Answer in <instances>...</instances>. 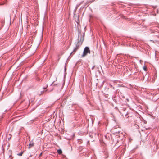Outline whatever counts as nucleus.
<instances>
[{
	"mask_svg": "<svg viewBox=\"0 0 159 159\" xmlns=\"http://www.w3.org/2000/svg\"><path fill=\"white\" fill-rule=\"evenodd\" d=\"M143 68L145 71H147V68L145 65H144L143 67Z\"/></svg>",
	"mask_w": 159,
	"mask_h": 159,
	"instance_id": "obj_5",
	"label": "nucleus"
},
{
	"mask_svg": "<svg viewBox=\"0 0 159 159\" xmlns=\"http://www.w3.org/2000/svg\"><path fill=\"white\" fill-rule=\"evenodd\" d=\"M47 85L46 86V88H43L44 89H46L47 88Z\"/></svg>",
	"mask_w": 159,
	"mask_h": 159,
	"instance_id": "obj_10",
	"label": "nucleus"
},
{
	"mask_svg": "<svg viewBox=\"0 0 159 159\" xmlns=\"http://www.w3.org/2000/svg\"><path fill=\"white\" fill-rule=\"evenodd\" d=\"M34 98H33L32 99H31L30 101H31V102H32L34 101Z\"/></svg>",
	"mask_w": 159,
	"mask_h": 159,
	"instance_id": "obj_7",
	"label": "nucleus"
},
{
	"mask_svg": "<svg viewBox=\"0 0 159 159\" xmlns=\"http://www.w3.org/2000/svg\"><path fill=\"white\" fill-rule=\"evenodd\" d=\"M23 152H22L18 154L17 155L19 156H21L22 155V154H23Z\"/></svg>",
	"mask_w": 159,
	"mask_h": 159,
	"instance_id": "obj_6",
	"label": "nucleus"
},
{
	"mask_svg": "<svg viewBox=\"0 0 159 159\" xmlns=\"http://www.w3.org/2000/svg\"><path fill=\"white\" fill-rule=\"evenodd\" d=\"M83 41V37H81L80 40L78 41L77 43L76 44L75 48L74 49L73 52H72L71 54L73 52H75L77 51L79 48L82 45Z\"/></svg>",
	"mask_w": 159,
	"mask_h": 159,
	"instance_id": "obj_1",
	"label": "nucleus"
},
{
	"mask_svg": "<svg viewBox=\"0 0 159 159\" xmlns=\"http://www.w3.org/2000/svg\"><path fill=\"white\" fill-rule=\"evenodd\" d=\"M127 115V114H126V115H125V116H126Z\"/></svg>",
	"mask_w": 159,
	"mask_h": 159,
	"instance_id": "obj_11",
	"label": "nucleus"
},
{
	"mask_svg": "<svg viewBox=\"0 0 159 159\" xmlns=\"http://www.w3.org/2000/svg\"><path fill=\"white\" fill-rule=\"evenodd\" d=\"M57 152L59 154H61L62 153V151L61 149H58L57 151Z\"/></svg>",
	"mask_w": 159,
	"mask_h": 159,
	"instance_id": "obj_4",
	"label": "nucleus"
},
{
	"mask_svg": "<svg viewBox=\"0 0 159 159\" xmlns=\"http://www.w3.org/2000/svg\"><path fill=\"white\" fill-rule=\"evenodd\" d=\"M90 53V51L89 47H86L84 50L83 53L82 55V57H84L86 56L88 54Z\"/></svg>",
	"mask_w": 159,
	"mask_h": 159,
	"instance_id": "obj_2",
	"label": "nucleus"
},
{
	"mask_svg": "<svg viewBox=\"0 0 159 159\" xmlns=\"http://www.w3.org/2000/svg\"><path fill=\"white\" fill-rule=\"evenodd\" d=\"M95 67V66H92V70L93 69H94V68Z\"/></svg>",
	"mask_w": 159,
	"mask_h": 159,
	"instance_id": "obj_8",
	"label": "nucleus"
},
{
	"mask_svg": "<svg viewBox=\"0 0 159 159\" xmlns=\"http://www.w3.org/2000/svg\"><path fill=\"white\" fill-rule=\"evenodd\" d=\"M111 87H112V86L111 85H110Z\"/></svg>",
	"mask_w": 159,
	"mask_h": 159,
	"instance_id": "obj_9",
	"label": "nucleus"
},
{
	"mask_svg": "<svg viewBox=\"0 0 159 159\" xmlns=\"http://www.w3.org/2000/svg\"><path fill=\"white\" fill-rule=\"evenodd\" d=\"M29 148H30L34 146V143L33 142H30L29 143Z\"/></svg>",
	"mask_w": 159,
	"mask_h": 159,
	"instance_id": "obj_3",
	"label": "nucleus"
}]
</instances>
